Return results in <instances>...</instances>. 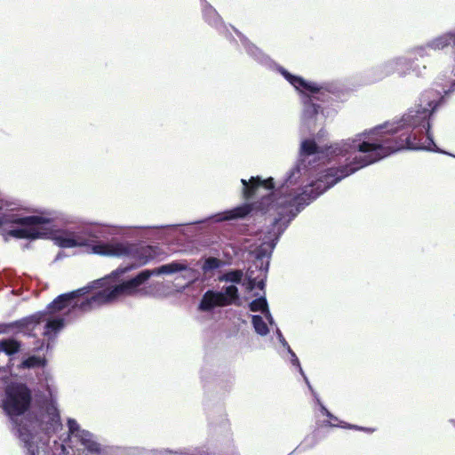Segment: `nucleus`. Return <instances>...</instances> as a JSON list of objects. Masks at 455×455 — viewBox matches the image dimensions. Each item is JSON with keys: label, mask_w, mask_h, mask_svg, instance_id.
Returning a JSON list of instances; mask_svg holds the SVG:
<instances>
[{"label": "nucleus", "mask_w": 455, "mask_h": 455, "mask_svg": "<svg viewBox=\"0 0 455 455\" xmlns=\"http://www.w3.org/2000/svg\"><path fill=\"white\" fill-rule=\"evenodd\" d=\"M27 207L16 198L0 191V227L5 240L24 239L33 242L43 239L46 232L36 226H43L54 235L52 240L60 249L80 248L89 254L125 259L109 275L89 282L85 286L61 293L51 301L44 310L53 314L61 312L59 317L76 320L94 308L117 302L109 276L127 274L151 261V257L140 255L132 250L133 229H152L146 239L151 243L179 239L177 229L188 223L155 226H117L87 219L55 210L42 209L27 214ZM197 220L189 224L202 223Z\"/></svg>", "instance_id": "nucleus-1"}, {"label": "nucleus", "mask_w": 455, "mask_h": 455, "mask_svg": "<svg viewBox=\"0 0 455 455\" xmlns=\"http://www.w3.org/2000/svg\"><path fill=\"white\" fill-rule=\"evenodd\" d=\"M351 176L344 173L331 176L325 180H299L291 188L279 186L273 177L264 179L260 175L249 180L241 179L243 202L221 212L212 214L208 219L221 220H249L252 216L267 213L275 217L266 230L249 247L251 265L243 280L238 283L246 292L242 297L251 312H267L269 305L266 297V285L273 252L282 235L295 218L318 197L344 179Z\"/></svg>", "instance_id": "nucleus-2"}, {"label": "nucleus", "mask_w": 455, "mask_h": 455, "mask_svg": "<svg viewBox=\"0 0 455 455\" xmlns=\"http://www.w3.org/2000/svg\"><path fill=\"white\" fill-rule=\"evenodd\" d=\"M230 27L239 37L247 55L261 67L279 74L292 86L303 107L299 131L300 140L298 159L283 176L282 186L291 188L305 180H325L333 175L340 176L349 172L356 156L355 136L322 145L327 139L328 132L323 127L315 132L319 119L324 122L331 111L337 112L334 108H325L323 104L331 101L344 102L347 100L349 92L345 85L338 81L315 82L291 73L265 53L235 27Z\"/></svg>", "instance_id": "nucleus-3"}, {"label": "nucleus", "mask_w": 455, "mask_h": 455, "mask_svg": "<svg viewBox=\"0 0 455 455\" xmlns=\"http://www.w3.org/2000/svg\"><path fill=\"white\" fill-rule=\"evenodd\" d=\"M449 46L455 49V28L427 41L425 45L416 47L413 52L423 58L427 55V48L440 51ZM453 60L452 77L443 85V94L436 92L435 98L429 100L427 107L411 108L400 118L385 121L355 134L356 156L347 173L352 175L403 151H427L455 158L453 153L436 144L432 132L435 113L455 92V52Z\"/></svg>", "instance_id": "nucleus-4"}, {"label": "nucleus", "mask_w": 455, "mask_h": 455, "mask_svg": "<svg viewBox=\"0 0 455 455\" xmlns=\"http://www.w3.org/2000/svg\"><path fill=\"white\" fill-rule=\"evenodd\" d=\"M57 388L50 382L30 390L21 383H10L0 405L20 440L26 455H81L89 451V443L98 435L81 427L74 418L67 419V438H74L75 446L66 440L51 438L62 429L60 411L57 408Z\"/></svg>", "instance_id": "nucleus-5"}, {"label": "nucleus", "mask_w": 455, "mask_h": 455, "mask_svg": "<svg viewBox=\"0 0 455 455\" xmlns=\"http://www.w3.org/2000/svg\"><path fill=\"white\" fill-rule=\"evenodd\" d=\"M200 379L204 391V405L210 431L216 435H227L229 422L224 400L232 390L235 376L222 357L221 351L212 341L205 344Z\"/></svg>", "instance_id": "nucleus-6"}, {"label": "nucleus", "mask_w": 455, "mask_h": 455, "mask_svg": "<svg viewBox=\"0 0 455 455\" xmlns=\"http://www.w3.org/2000/svg\"><path fill=\"white\" fill-rule=\"evenodd\" d=\"M24 350L21 340L13 338L0 339V371L12 375L11 379L3 381L4 390L0 394V400L10 383H21L33 391L36 387L41 388L53 382L47 370L48 359L36 354L23 355Z\"/></svg>", "instance_id": "nucleus-7"}, {"label": "nucleus", "mask_w": 455, "mask_h": 455, "mask_svg": "<svg viewBox=\"0 0 455 455\" xmlns=\"http://www.w3.org/2000/svg\"><path fill=\"white\" fill-rule=\"evenodd\" d=\"M243 280V271L239 268H228L217 275V281L224 283L220 291L209 289L200 299L197 310L202 313L217 315L220 316V306L225 302L240 304L242 297L238 283Z\"/></svg>", "instance_id": "nucleus-8"}, {"label": "nucleus", "mask_w": 455, "mask_h": 455, "mask_svg": "<svg viewBox=\"0 0 455 455\" xmlns=\"http://www.w3.org/2000/svg\"><path fill=\"white\" fill-rule=\"evenodd\" d=\"M188 268V264L187 260L179 259L162 264L153 269H140L127 278L112 283L116 300L119 301L131 295L142 294L143 292L140 285L145 284L152 276L171 275L185 271Z\"/></svg>", "instance_id": "nucleus-9"}, {"label": "nucleus", "mask_w": 455, "mask_h": 455, "mask_svg": "<svg viewBox=\"0 0 455 455\" xmlns=\"http://www.w3.org/2000/svg\"><path fill=\"white\" fill-rule=\"evenodd\" d=\"M220 318L223 319V331L227 338L241 337L245 340L244 346L249 348L251 347V340L252 337L248 328L246 313H243L242 310L228 308L220 313Z\"/></svg>", "instance_id": "nucleus-10"}, {"label": "nucleus", "mask_w": 455, "mask_h": 455, "mask_svg": "<svg viewBox=\"0 0 455 455\" xmlns=\"http://www.w3.org/2000/svg\"><path fill=\"white\" fill-rule=\"evenodd\" d=\"M407 64L405 56H398L387 60L363 71L361 81L363 84H372L384 80L386 77L397 73L400 78L407 76L406 71H402Z\"/></svg>", "instance_id": "nucleus-11"}, {"label": "nucleus", "mask_w": 455, "mask_h": 455, "mask_svg": "<svg viewBox=\"0 0 455 455\" xmlns=\"http://www.w3.org/2000/svg\"><path fill=\"white\" fill-rule=\"evenodd\" d=\"M44 311H37L12 322H0V334H23L36 338L35 329L43 322Z\"/></svg>", "instance_id": "nucleus-12"}, {"label": "nucleus", "mask_w": 455, "mask_h": 455, "mask_svg": "<svg viewBox=\"0 0 455 455\" xmlns=\"http://www.w3.org/2000/svg\"><path fill=\"white\" fill-rule=\"evenodd\" d=\"M90 442L89 451L81 455H144L146 449L138 446H118L102 443L100 436Z\"/></svg>", "instance_id": "nucleus-13"}, {"label": "nucleus", "mask_w": 455, "mask_h": 455, "mask_svg": "<svg viewBox=\"0 0 455 455\" xmlns=\"http://www.w3.org/2000/svg\"><path fill=\"white\" fill-rule=\"evenodd\" d=\"M202 15L204 22L214 28L220 36L230 42L237 43L222 17L210 3L205 2V4L203 5Z\"/></svg>", "instance_id": "nucleus-14"}, {"label": "nucleus", "mask_w": 455, "mask_h": 455, "mask_svg": "<svg viewBox=\"0 0 455 455\" xmlns=\"http://www.w3.org/2000/svg\"><path fill=\"white\" fill-rule=\"evenodd\" d=\"M74 319L49 316L44 321V330L42 336L48 343L54 345L56 339L61 331L72 322Z\"/></svg>", "instance_id": "nucleus-15"}, {"label": "nucleus", "mask_w": 455, "mask_h": 455, "mask_svg": "<svg viewBox=\"0 0 455 455\" xmlns=\"http://www.w3.org/2000/svg\"><path fill=\"white\" fill-rule=\"evenodd\" d=\"M214 255H207L204 254L200 259V267L204 274L215 276V280H217V276L215 273L217 270L221 269L224 266H226V262L222 260L219 255L216 257V250Z\"/></svg>", "instance_id": "nucleus-16"}, {"label": "nucleus", "mask_w": 455, "mask_h": 455, "mask_svg": "<svg viewBox=\"0 0 455 455\" xmlns=\"http://www.w3.org/2000/svg\"><path fill=\"white\" fill-rule=\"evenodd\" d=\"M246 315L247 319L251 318V327L257 335L266 337L270 333V326L267 324L266 318L262 315H250L246 312Z\"/></svg>", "instance_id": "nucleus-17"}, {"label": "nucleus", "mask_w": 455, "mask_h": 455, "mask_svg": "<svg viewBox=\"0 0 455 455\" xmlns=\"http://www.w3.org/2000/svg\"><path fill=\"white\" fill-rule=\"evenodd\" d=\"M200 446L183 447L180 449L162 448L146 450L151 455H198Z\"/></svg>", "instance_id": "nucleus-18"}, {"label": "nucleus", "mask_w": 455, "mask_h": 455, "mask_svg": "<svg viewBox=\"0 0 455 455\" xmlns=\"http://www.w3.org/2000/svg\"><path fill=\"white\" fill-rule=\"evenodd\" d=\"M323 427H336V428H343L347 430H355V431H362L367 434H372L375 431V428L369 427H363L356 424L349 423L344 420H339V423H332L329 420H323L322 422Z\"/></svg>", "instance_id": "nucleus-19"}, {"label": "nucleus", "mask_w": 455, "mask_h": 455, "mask_svg": "<svg viewBox=\"0 0 455 455\" xmlns=\"http://www.w3.org/2000/svg\"><path fill=\"white\" fill-rule=\"evenodd\" d=\"M405 60H407V64L403 66L402 71H406L407 76L411 72L414 73L417 77L424 78L427 76V66L423 64L422 67H419V65L416 63V60H418L416 57H405Z\"/></svg>", "instance_id": "nucleus-20"}, {"label": "nucleus", "mask_w": 455, "mask_h": 455, "mask_svg": "<svg viewBox=\"0 0 455 455\" xmlns=\"http://www.w3.org/2000/svg\"><path fill=\"white\" fill-rule=\"evenodd\" d=\"M405 60H407V64L403 66L402 71H406L407 76L411 72L414 73L417 77L424 78L427 76V66L423 64L422 67H419V65L416 63V60H418L416 57H405Z\"/></svg>", "instance_id": "nucleus-21"}, {"label": "nucleus", "mask_w": 455, "mask_h": 455, "mask_svg": "<svg viewBox=\"0 0 455 455\" xmlns=\"http://www.w3.org/2000/svg\"><path fill=\"white\" fill-rule=\"evenodd\" d=\"M321 438L319 437V431L317 428H315L310 435H307L304 438L303 442L299 444V452L313 449L318 444Z\"/></svg>", "instance_id": "nucleus-22"}, {"label": "nucleus", "mask_w": 455, "mask_h": 455, "mask_svg": "<svg viewBox=\"0 0 455 455\" xmlns=\"http://www.w3.org/2000/svg\"><path fill=\"white\" fill-rule=\"evenodd\" d=\"M54 345L52 343H48L45 339H36L33 354L38 355V353L44 351L45 353H49L52 350Z\"/></svg>", "instance_id": "nucleus-23"}, {"label": "nucleus", "mask_w": 455, "mask_h": 455, "mask_svg": "<svg viewBox=\"0 0 455 455\" xmlns=\"http://www.w3.org/2000/svg\"><path fill=\"white\" fill-rule=\"evenodd\" d=\"M274 335L276 337L278 342L283 348V351H286L291 347L279 327H276V330H274Z\"/></svg>", "instance_id": "nucleus-24"}, {"label": "nucleus", "mask_w": 455, "mask_h": 455, "mask_svg": "<svg viewBox=\"0 0 455 455\" xmlns=\"http://www.w3.org/2000/svg\"><path fill=\"white\" fill-rule=\"evenodd\" d=\"M286 354L288 355V358L287 360L290 362V363L291 364L292 367H296V366H299L300 364V361H299V358L297 356V355L295 354V352L292 350L291 347H290L289 349H287L286 351Z\"/></svg>", "instance_id": "nucleus-25"}, {"label": "nucleus", "mask_w": 455, "mask_h": 455, "mask_svg": "<svg viewBox=\"0 0 455 455\" xmlns=\"http://www.w3.org/2000/svg\"><path fill=\"white\" fill-rule=\"evenodd\" d=\"M265 318H266V322L267 323V324L270 326V331L271 330H276V327H278L277 323H275L271 312H270V308L268 309V311L266 312V315H265Z\"/></svg>", "instance_id": "nucleus-26"}, {"label": "nucleus", "mask_w": 455, "mask_h": 455, "mask_svg": "<svg viewBox=\"0 0 455 455\" xmlns=\"http://www.w3.org/2000/svg\"><path fill=\"white\" fill-rule=\"evenodd\" d=\"M198 455H214V453L206 445H201Z\"/></svg>", "instance_id": "nucleus-27"}, {"label": "nucleus", "mask_w": 455, "mask_h": 455, "mask_svg": "<svg viewBox=\"0 0 455 455\" xmlns=\"http://www.w3.org/2000/svg\"><path fill=\"white\" fill-rule=\"evenodd\" d=\"M319 411L322 413V415L325 416L330 411V410L326 407V405L322 402L319 404H317Z\"/></svg>", "instance_id": "nucleus-28"}, {"label": "nucleus", "mask_w": 455, "mask_h": 455, "mask_svg": "<svg viewBox=\"0 0 455 455\" xmlns=\"http://www.w3.org/2000/svg\"><path fill=\"white\" fill-rule=\"evenodd\" d=\"M325 417L330 419V420H334V421H337L338 423L339 422V419L334 415L331 411L327 413V415H325Z\"/></svg>", "instance_id": "nucleus-29"}, {"label": "nucleus", "mask_w": 455, "mask_h": 455, "mask_svg": "<svg viewBox=\"0 0 455 455\" xmlns=\"http://www.w3.org/2000/svg\"><path fill=\"white\" fill-rule=\"evenodd\" d=\"M295 369L298 371V372L299 373L303 379H305V377H307L301 366V363L299 364V366H296Z\"/></svg>", "instance_id": "nucleus-30"}, {"label": "nucleus", "mask_w": 455, "mask_h": 455, "mask_svg": "<svg viewBox=\"0 0 455 455\" xmlns=\"http://www.w3.org/2000/svg\"><path fill=\"white\" fill-rule=\"evenodd\" d=\"M313 398H314V402H315V403L316 405H317V404H319L320 403H322V400H321V398H320V396H319V395H318V394L315 395L313 396Z\"/></svg>", "instance_id": "nucleus-31"}, {"label": "nucleus", "mask_w": 455, "mask_h": 455, "mask_svg": "<svg viewBox=\"0 0 455 455\" xmlns=\"http://www.w3.org/2000/svg\"><path fill=\"white\" fill-rule=\"evenodd\" d=\"M305 384L307 385L308 389H312L313 386L311 385L309 379L307 377H305V379H303Z\"/></svg>", "instance_id": "nucleus-32"}, {"label": "nucleus", "mask_w": 455, "mask_h": 455, "mask_svg": "<svg viewBox=\"0 0 455 455\" xmlns=\"http://www.w3.org/2000/svg\"><path fill=\"white\" fill-rule=\"evenodd\" d=\"M207 338H212V339L216 338L217 339L218 335L212 331H210V332H207Z\"/></svg>", "instance_id": "nucleus-33"}, {"label": "nucleus", "mask_w": 455, "mask_h": 455, "mask_svg": "<svg viewBox=\"0 0 455 455\" xmlns=\"http://www.w3.org/2000/svg\"><path fill=\"white\" fill-rule=\"evenodd\" d=\"M312 395V396H314L315 395L318 394L314 387H312V389H308Z\"/></svg>", "instance_id": "nucleus-34"}, {"label": "nucleus", "mask_w": 455, "mask_h": 455, "mask_svg": "<svg viewBox=\"0 0 455 455\" xmlns=\"http://www.w3.org/2000/svg\"><path fill=\"white\" fill-rule=\"evenodd\" d=\"M60 259H61V253H60V252H59V253L56 255V257H55V259H54V261H57V260H59Z\"/></svg>", "instance_id": "nucleus-35"}, {"label": "nucleus", "mask_w": 455, "mask_h": 455, "mask_svg": "<svg viewBox=\"0 0 455 455\" xmlns=\"http://www.w3.org/2000/svg\"><path fill=\"white\" fill-rule=\"evenodd\" d=\"M449 422L455 427V419H449Z\"/></svg>", "instance_id": "nucleus-36"}, {"label": "nucleus", "mask_w": 455, "mask_h": 455, "mask_svg": "<svg viewBox=\"0 0 455 455\" xmlns=\"http://www.w3.org/2000/svg\"><path fill=\"white\" fill-rule=\"evenodd\" d=\"M200 1H201V3H202V6H203L204 4H205V2H207L206 0H200Z\"/></svg>", "instance_id": "nucleus-37"}]
</instances>
